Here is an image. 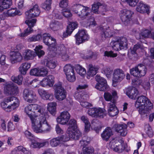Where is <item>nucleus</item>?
Here are the masks:
<instances>
[{"label": "nucleus", "instance_id": "f257e3e1", "mask_svg": "<svg viewBox=\"0 0 154 154\" xmlns=\"http://www.w3.org/2000/svg\"><path fill=\"white\" fill-rule=\"evenodd\" d=\"M25 112L29 118L32 127L35 132L45 133L51 131V127L48 122L46 114L40 106L30 104L25 107Z\"/></svg>", "mask_w": 154, "mask_h": 154}, {"label": "nucleus", "instance_id": "f03ea898", "mask_svg": "<svg viewBox=\"0 0 154 154\" xmlns=\"http://www.w3.org/2000/svg\"><path fill=\"white\" fill-rule=\"evenodd\" d=\"M43 42L48 46L49 50L55 51V57L63 61L67 60L69 59L68 49L63 45L56 46L55 39L51 37L48 33L43 34Z\"/></svg>", "mask_w": 154, "mask_h": 154}, {"label": "nucleus", "instance_id": "7ed1b4c3", "mask_svg": "<svg viewBox=\"0 0 154 154\" xmlns=\"http://www.w3.org/2000/svg\"><path fill=\"white\" fill-rule=\"evenodd\" d=\"M135 106L139 109V112L142 115L146 116L149 111L153 107L152 103L146 96L142 95L139 97L135 103Z\"/></svg>", "mask_w": 154, "mask_h": 154}, {"label": "nucleus", "instance_id": "20e7f679", "mask_svg": "<svg viewBox=\"0 0 154 154\" xmlns=\"http://www.w3.org/2000/svg\"><path fill=\"white\" fill-rule=\"evenodd\" d=\"M72 11L76 14L78 16L82 19L87 18L89 20V17H90L88 20L90 23L94 21L93 17H91V13L89 8L79 4H74L73 5L71 8ZM93 23H90V24H92Z\"/></svg>", "mask_w": 154, "mask_h": 154}, {"label": "nucleus", "instance_id": "39448f33", "mask_svg": "<svg viewBox=\"0 0 154 154\" xmlns=\"http://www.w3.org/2000/svg\"><path fill=\"white\" fill-rule=\"evenodd\" d=\"M19 101L15 97L11 96L5 98L1 103L2 108L5 111L11 112L19 106Z\"/></svg>", "mask_w": 154, "mask_h": 154}, {"label": "nucleus", "instance_id": "423d86ee", "mask_svg": "<svg viewBox=\"0 0 154 154\" xmlns=\"http://www.w3.org/2000/svg\"><path fill=\"white\" fill-rule=\"evenodd\" d=\"M109 147L114 151L119 153H120L125 151L128 152L130 148L127 144L124 143L122 140H117L115 139H113L109 144Z\"/></svg>", "mask_w": 154, "mask_h": 154}, {"label": "nucleus", "instance_id": "0eeeda50", "mask_svg": "<svg viewBox=\"0 0 154 154\" xmlns=\"http://www.w3.org/2000/svg\"><path fill=\"white\" fill-rule=\"evenodd\" d=\"M110 45L114 50L118 51L127 48L128 41L126 37H122L112 40Z\"/></svg>", "mask_w": 154, "mask_h": 154}, {"label": "nucleus", "instance_id": "6e6552de", "mask_svg": "<svg viewBox=\"0 0 154 154\" xmlns=\"http://www.w3.org/2000/svg\"><path fill=\"white\" fill-rule=\"evenodd\" d=\"M54 94L56 99L59 101H62L65 99L66 97V90L62 87L61 84L58 83L55 84L54 87Z\"/></svg>", "mask_w": 154, "mask_h": 154}, {"label": "nucleus", "instance_id": "1a4fd4ad", "mask_svg": "<svg viewBox=\"0 0 154 154\" xmlns=\"http://www.w3.org/2000/svg\"><path fill=\"white\" fill-rule=\"evenodd\" d=\"M147 69L145 66L140 64L132 68L130 70V73L131 75L138 78L144 76L146 73Z\"/></svg>", "mask_w": 154, "mask_h": 154}, {"label": "nucleus", "instance_id": "9d476101", "mask_svg": "<svg viewBox=\"0 0 154 154\" xmlns=\"http://www.w3.org/2000/svg\"><path fill=\"white\" fill-rule=\"evenodd\" d=\"M133 12L127 9L122 10L120 13V19L123 24L127 26L130 24L131 21V17Z\"/></svg>", "mask_w": 154, "mask_h": 154}, {"label": "nucleus", "instance_id": "9b49d317", "mask_svg": "<svg viewBox=\"0 0 154 154\" xmlns=\"http://www.w3.org/2000/svg\"><path fill=\"white\" fill-rule=\"evenodd\" d=\"M63 71L68 81L72 82L75 81L76 77L73 66L70 64L66 65L64 67Z\"/></svg>", "mask_w": 154, "mask_h": 154}, {"label": "nucleus", "instance_id": "f8f14e48", "mask_svg": "<svg viewBox=\"0 0 154 154\" xmlns=\"http://www.w3.org/2000/svg\"><path fill=\"white\" fill-rule=\"evenodd\" d=\"M4 91L6 94L15 95L18 92V88L11 82L5 83L4 85Z\"/></svg>", "mask_w": 154, "mask_h": 154}, {"label": "nucleus", "instance_id": "ddd939ff", "mask_svg": "<svg viewBox=\"0 0 154 154\" xmlns=\"http://www.w3.org/2000/svg\"><path fill=\"white\" fill-rule=\"evenodd\" d=\"M74 97L80 103V105L83 107L88 108L91 106V104L85 101L88 98V95L81 93H75Z\"/></svg>", "mask_w": 154, "mask_h": 154}, {"label": "nucleus", "instance_id": "4468645a", "mask_svg": "<svg viewBox=\"0 0 154 154\" xmlns=\"http://www.w3.org/2000/svg\"><path fill=\"white\" fill-rule=\"evenodd\" d=\"M75 37L76 43L77 45H79L89 39V37L87 32L84 29L79 31L75 35Z\"/></svg>", "mask_w": 154, "mask_h": 154}, {"label": "nucleus", "instance_id": "2eb2a0df", "mask_svg": "<svg viewBox=\"0 0 154 154\" xmlns=\"http://www.w3.org/2000/svg\"><path fill=\"white\" fill-rule=\"evenodd\" d=\"M23 94L24 99L28 102H35L37 99L35 93L32 90L25 89Z\"/></svg>", "mask_w": 154, "mask_h": 154}, {"label": "nucleus", "instance_id": "dca6fc26", "mask_svg": "<svg viewBox=\"0 0 154 154\" xmlns=\"http://www.w3.org/2000/svg\"><path fill=\"white\" fill-rule=\"evenodd\" d=\"M105 110L101 108H92L88 110V113L92 117L103 118L105 115Z\"/></svg>", "mask_w": 154, "mask_h": 154}, {"label": "nucleus", "instance_id": "f3484780", "mask_svg": "<svg viewBox=\"0 0 154 154\" xmlns=\"http://www.w3.org/2000/svg\"><path fill=\"white\" fill-rule=\"evenodd\" d=\"M40 13V10L37 5L35 4L33 8L25 13L26 17L27 19L38 16Z\"/></svg>", "mask_w": 154, "mask_h": 154}, {"label": "nucleus", "instance_id": "a211bd4d", "mask_svg": "<svg viewBox=\"0 0 154 154\" xmlns=\"http://www.w3.org/2000/svg\"><path fill=\"white\" fill-rule=\"evenodd\" d=\"M37 20L35 19H33L31 20H27L25 21V23L29 26L23 32L21 33L20 35V36L24 37L27 36L31 33L33 30L31 27H33L35 25Z\"/></svg>", "mask_w": 154, "mask_h": 154}, {"label": "nucleus", "instance_id": "6ab92c4d", "mask_svg": "<svg viewBox=\"0 0 154 154\" xmlns=\"http://www.w3.org/2000/svg\"><path fill=\"white\" fill-rule=\"evenodd\" d=\"M70 117V115L68 111H64L61 113L60 115L57 118V121L58 123L64 125L68 122Z\"/></svg>", "mask_w": 154, "mask_h": 154}, {"label": "nucleus", "instance_id": "aec40b11", "mask_svg": "<svg viewBox=\"0 0 154 154\" xmlns=\"http://www.w3.org/2000/svg\"><path fill=\"white\" fill-rule=\"evenodd\" d=\"M69 140L68 137L63 135L60 137L54 138L50 140V144L52 147H56L60 143H63Z\"/></svg>", "mask_w": 154, "mask_h": 154}, {"label": "nucleus", "instance_id": "412c9836", "mask_svg": "<svg viewBox=\"0 0 154 154\" xmlns=\"http://www.w3.org/2000/svg\"><path fill=\"white\" fill-rule=\"evenodd\" d=\"M125 77L124 72L122 70L116 69L115 70L113 74V82H120Z\"/></svg>", "mask_w": 154, "mask_h": 154}, {"label": "nucleus", "instance_id": "4be33fe9", "mask_svg": "<svg viewBox=\"0 0 154 154\" xmlns=\"http://www.w3.org/2000/svg\"><path fill=\"white\" fill-rule=\"evenodd\" d=\"M22 59L23 57L20 53L13 51L11 53L10 60L12 64L20 62Z\"/></svg>", "mask_w": 154, "mask_h": 154}, {"label": "nucleus", "instance_id": "5701e85b", "mask_svg": "<svg viewBox=\"0 0 154 154\" xmlns=\"http://www.w3.org/2000/svg\"><path fill=\"white\" fill-rule=\"evenodd\" d=\"M114 128L116 131L122 136H125L127 134V126L125 124L115 125Z\"/></svg>", "mask_w": 154, "mask_h": 154}, {"label": "nucleus", "instance_id": "b1692460", "mask_svg": "<svg viewBox=\"0 0 154 154\" xmlns=\"http://www.w3.org/2000/svg\"><path fill=\"white\" fill-rule=\"evenodd\" d=\"M138 91L135 88L130 87L127 88L126 94L128 97L132 99H135L138 94Z\"/></svg>", "mask_w": 154, "mask_h": 154}, {"label": "nucleus", "instance_id": "393cba45", "mask_svg": "<svg viewBox=\"0 0 154 154\" xmlns=\"http://www.w3.org/2000/svg\"><path fill=\"white\" fill-rule=\"evenodd\" d=\"M112 103H109L108 105V113L110 116H114L119 113V110L116 106L115 100H113Z\"/></svg>", "mask_w": 154, "mask_h": 154}, {"label": "nucleus", "instance_id": "a878e982", "mask_svg": "<svg viewBox=\"0 0 154 154\" xmlns=\"http://www.w3.org/2000/svg\"><path fill=\"white\" fill-rule=\"evenodd\" d=\"M38 92L42 98L44 100L52 101L54 99V95L52 93H49L45 90L42 89H39Z\"/></svg>", "mask_w": 154, "mask_h": 154}, {"label": "nucleus", "instance_id": "bb28decb", "mask_svg": "<svg viewBox=\"0 0 154 154\" xmlns=\"http://www.w3.org/2000/svg\"><path fill=\"white\" fill-rule=\"evenodd\" d=\"M23 55L24 59L26 61L33 60L36 56L35 52L29 49L25 50Z\"/></svg>", "mask_w": 154, "mask_h": 154}, {"label": "nucleus", "instance_id": "cd10ccee", "mask_svg": "<svg viewBox=\"0 0 154 154\" xmlns=\"http://www.w3.org/2000/svg\"><path fill=\"white\" fill-rule=\"evenodd\" d=\"M77 22H70L67 26L66 32H63V36L66 37L69 35H70L73 31L77 28Z\"/></svg>", "mask_w": 154, "mask_h": 154}, {"label": "nucleus", "instance_id": "c85d7f7f", "mask_svg": "<svg viewBox=\"0 0 154 154\" xmlns=\"http://www.w3.org/2000/svg\"><path fill=\"white\" fill-rule=\"evenodd\" d=\"M112 95L109 92H106L104 93V97L105 99L107 101H110L109 103H112L113 100H115V103H116L117 98V93L115 91H113L112 92Z\"/></svg>", "mask_w": 154, "mask_h": 154}, {"label": "nucleus", "instance_id": "c756f323", "mask_svg": "<svg viewBox=\"0 0 154 154\" xmlns=\"http://www.w3.org/2000/svg\"><path fill=\"white\" fill-rule=\"evenodd\" d=\"M88 70L87 72V78H90L95 75L97 73L98 68L97 66L90 64L88 66Z\"/></svg>", "mask_w": 154, "mask_h": 154}, {"label": "nucleus", "instance_id": "7c9ffc66", "mask_svg": "<svg viewBox=\"0 0 154 154\" xmlns=\"http://www.w3.org/2000/svg\"><path fill=\"white\" fill-rule=\"evenodd\" d=\"M149 6L144 4L142 1L140 2L138 4L136 8L137 12L141 13L147 12L149 11Z\"/></svg>", "mask_w": 154, "mask_h": 154}, {"label": "nucleus", "instance_id": "2f4dec72", "mask_svg": "<svg viewBox=\"0 0 154 154\" xmlns=\"http://www.w3.org/2000/svg\"><path fill=\"white\" fill-rule=\"evenodd\" d=\"M67 134H68L69 138L73 139L75 140H77L81 137L82 133L79 130L77 129H75L74 131H70Z\"/></svg>", "mask_w": 154, "mask_h": 154}, {"label": "nucleus", "instance_id": "473e14b6", "mask_svg": "<svg viewBox=\"0 0 154 154\" xmlns=\"http://www.w3.org/2000/svg\"><path fill=\"white\" fill-rule=\"evenodd\" d=\"M12 5V0H0V10L3 11L4 10L7 9Z\"/></svg>", "mask_w": 154, "mask_h": 154}, {"label": "nucleus", "instance_id": "72a5a7b5", "mask_svg": "<svg viewBox=\"0 0 154 154\" xmlns=\"http://www.w3.org/2000/svg\"><path fill=\"white\" fill-rule=\"evenodd\" d=\"M30 63L24 62L22 63L20 66L19 69L21 74L25 75L26 74L27 70L30 67Z\"/></svg>", "mask_w": 154, "mask_h": 154}, {"label": "nucleus", "instance_id": "f704fd0d", "mask_svg": "<svg viewBox=\"0 0 154 154\" xmlns=\"http://www.w3.org/2000/svg\"><path fill=\"white\" fill-rule=\"evenodd\" d=\"M112 134V131L111 129L108 127L106 128L102 134L101 137L103 140L107 141Z\"/></svg>", "mask_w": 154, "mask_h": 154}, {"label": "nucleus", "instance_id": "c9c22d12", "mask_svg": "<svg viewBox=\"0 0 154 154\" xmlns=\"http://www.w3.org/2000/svg\"><path fill=\"white\" fill-rule=\"evenodd\" d=\"M69 127L67 129V133L72 130L74 131L77 129V125L76 121L74 119H71L68 123Z\"/></svg>", "mask_w": 154, "mask_h": 154}, {"label": "nucleus", "instance_id": "e433bc0d", "mask_svg": "<svg viewBox=\"0 0 154 154\" xmlns=\"http://www.w3.org/2000/svg\"><path fill=\"white\" fill-rule=\"evenodd\" d=\"M113 35V33L109 29H104L101 32V37L103 40H105L106 38L111 37Z\"/></svg>", "mask_w": 154, "mask_h": 154}, {"label": "nucleus", "instance_id": "4c0bfd02", "mask_svg": "<svg viewBox=\"0 0 154 154\" xmlns=\"http://www.w3.org/2000/svg\"><path fill=\"white\" fill-rule=\"evenodd\" d=\"M47 143L46 142L40 143L35 140H32L30 146L34 148H40L45 146Z\"/></svg>", "mask_w": 154, "mask_h": 154}, {"label": "nucleus", "instance_id": "58836bf2", "mask_svg": "<svg viewBox=\"0 0 154 154\" xmlns=\"http://www.w3.org/2000/svg\"><path fill=\"white\" fill-rule=\"evenodd\" d=\"M21 14V13L18 11L16 8H11L8 10L5 13L6 16L9 17H13L17 15Z\"/></svg>", "mask_w": 154, "mask_h": 154}, {"label": "nucleus", "instance_id": "ea45409f", "mask_svg": "<svg viewBox=\"0 0 154 154\" xmlns=\"http://www.w3.org/2000/svg\"><path fill=\"white\" fill-rule=\"evenodd\" d=\"M44 61V63L42 62V63H44L45 65L50 69H53L56 66V63L53 60L45 59Z\"/></svg>", "mask_w": 154, "mask_h": 154}, {"label": "nucleus", "instance_id": "a19ab883", "mask_svg": "<svg viewBox=\"0 0 154 154\" xmlns=\"http://www.w3.org/2000/svg\"><path fill=\"white\" fill-rule=\"evenodd\" d=\"M50 28L54 31L57 30L63 27L62 24L58 21L51 23L50 25Z\"/></svg>", "mask_w": 154, "mask_h": 154}, {"label": "nucleus", "instance_id": "79ce46f5", "mask_svg": "<svg viewBox=\"0 0 154 154\" xmlns=\"http://www.w3.org/2000/svg\"><path fill=\"white\" fill-rule=\"evenodd\" d=\"M95 88L100 91H105L108 90L109 87L107 84H97L95 86Z\"/></svg>", "mask_w": 154, "mask_h": 154}, {"label": "nucleus", "instance_id": "37998d69", "mask_svg": "<svg viewBox=\"0 0 154 154\" xmlns=\"http://www.w3.org/2000/svg\"><path fill=\"white\" fill-rule=\"evenodd\" d=\"M42 48V46L41 45L36 46L35 48V52L36 55H37L39 58H40L45 54L44 51L41 50Z\"/></svg>", "mask_w": 154, "mask_h": 154}, {"label": "nucleus", "instance_id": "c03bdc74", "mask_svg": "<svg viewBox=\"0 0 154 154\" xmlns=\"http://www.w3.org/2000/svg\"><path fill=\"white\" fill-rule=\"evenodd\" d=\"M52 2V0H46L41 5L42 8L45 10L48 11L51 8V5Z\"/></svg>", "mask_w": 154, "mask_h": 154}, {"label": "nucleus", "instance_id": "a18cd8bd", "mask_svg": "<svg viewBox=\"0 0 154 154\" xmlns=\"http://www.w3.org/2000/svg\"><path fill=\"white\" fill-rule=\"evenodd\" d=\"M57 103L55 102H51L48 104V109L50 112L52 114L54 113L56 110Z\"/></svg>", "mask_w": 154, "mask_h": 154}, {"label": "nucleus", "instance_id": "49530a36", "mask_svg": "<svg viewBox=\"0 0 154 154\" xmlns=\"http://www.w3.org/2000/svg\"><path fill=\"white\" fill-rule=\"evenodd\" d=\"M11 79L13 82L19 85H21L22 84L23 78L21 75H18V76L16 77L14 76H12Z\"/></svg>", "mask_w": 154, "mask_h": 154}, {"label": "nucleus", "instance_id": "de8ad7c7", "mask_svg": "<svg viewBox=\"0 0 154 154\" xmlns=\"http://www.w3.org/2000/svg\"><path fill=\"white\" fill-rule=\"evenodd\" d=\"M75 69L77 72L82 76H83L86 74L85 69L80 65H77Z\"/></svg>", "mask_w": 154, "mask_h": 154}, {"label": "nucleus", "instance_id": "09e8293b", "mask_svg": "<svg viewBox=\"0 0 154 154\" xmlns=\"http://www.w3.org/2000/svg\"><path fill=\"white\" fill-rule=\"evenodd\" d=\"M94 152V148L91 147H84L81 154H91Z\"/></svg>", "mask_w": 154, "mask_h": 154}, {"label": "nucleus", "instance_id": "8fccbe9b", "mask_svg": "<svg viewBox=\"0 0 154 154\" xmlns=\"http://www.w3.org/2000/svg\"><path fill=\"white\" fill-rule=\"evenodd\" d=\"M42 37V35L40 34L33 35L32 37L29 38L27 39V41L29 42H31L38 41L41 39Z\"/></svg>", "mask_w": 154, "mask_h": 154}, {"label": "nucleus", "instance_id": "3c124183", "mask_svg": "<svg viewBox=\"0 0 154 154\" xmlns=\"http://www.w3.org/2000/svg\"><path fill=\"white\" fill-rule=\"evenodd\" d=\"M5 59L6 56L4 55H2L0 58V63L1 67L4 69H6L8 66V65L6 64L5 63Z\"/></svg>", "mask_w": 154, "mask_h": 154}, {"label": "nucleus", "instance_id": "603ef678", "mask_svg": "<svg viewBox=\"0 0 154 154\" xmlns=\"http://www.w3.org/2000/svg\"><path fill=\"white\" fill-rule=\"evenodd\" d=\"M102 72L104 73L107 78L110 77L112 72V70L108 67H105L103 68Z\"/></svg>", "mask_w": 154, "mask_h": 154}, {"label": "nucleus", "instance_id": "864d4df0", "mask_svg": "<svg viewBox=\"0 0 154 154\" xmlns=\"http://www.w3.org/2000/svg\"><path fill=\"white\" fill-rule=\"evenodd\" d=\"M15 150L18 152H21L24 154H31V152L27 150L26 148L22 146H19L15 148Z\"/></svg>", "mask_w": 154, "mask_h": 154}, {"label": "nucleus", "instance_id": "5fc2aeb1", "mask_svg": "<svg viewBox=\"0 0 154 154\" xmlns=\"http://www.w3.org/2000/svg\"><path fill=\"white\" fill-rule=\"evenodd\" d=\"M151 32L148 29H145L143 30L140 33L141 39L149 37L151 36L150 34Z\"/></svg>", "mask_w": 154, "mask_h": 154}, {"label": "nucleus", "instance_id": "6e6d98bb", "mask_svg": "<svg viewBox=\"0 0 154 154\" xmlns=\"http://www.w3.org/2000/svg\"><path fill=\"white\" fill-rule=\"evenodd\" d=\"M100 6V3H94L92 5V11L95 14H99V8Z\"/></svg>", "mask_w": 154, "mask_h": 154}, {"label": "nucleus", "instance_id": "4d7b16f0", "mask_svg": "<svg viewBox=\"0 0 154 154\" xmlns=\"http://www.w3.org/2000/svg\"><path fill=\"white\" fill-rule=\"evenodd\" d=\"M46 78L48 80V86L50 87H52L54 83V76L52 75H49Z\"/></svg>", "mask_w": 154, "mask_h": 154}, {"label": "nucleus", "instance_id": "13d9d810", "mask_svg": "<svg viewBox=\"0 0 154 154\" xmlns=\"http://www.w3.org/2000/svg\"><path fill=\"white\" fill-rule=\"evenodd\" d=\"M145 130L146 133L149 137H152L153 131L151 127L149 125H145Z\"/></svg>", "mask_w": 154, "mask_h": 154}, {"label": "nucleus", "instance_id": "bf43d9fd", "mask_svg": "<svg viewBox=\"0 0 154 154\" xmlns=\"http://www.w3.org/2000/svg\"><path fill=\"white\" fill-rule=\"evenodd\" d=\"M96 81L97 82V84H106L107 83L106 80L103 78L100 75H97L95 77Z\"/></svg>", "mask_w": 154, "mask_h": 154}, {"label": "nucleus", "instance_id": "052dcab7", "mask_svg": "<svg viewBox=\"0 0 154 154\" xmlns=\"http://www.w3.org/2000/svg\"><path fill=\"white\" fill-rule=\"evenodd\" d=\"M123 2H127L129 5L132 7L136 6L139 2V0H121Z\"/></svg>", "mask_w": 154, "mask_h": 154}, {"label": "nucleus", "instance_id": "680f3d73", "mask_svg": "<svg viewBox=\"0 0 154 154\" xmlns=\"http://www.w3.org/2000/svg\"><path fill=\"white\" fill-rule=\"evenodd\" d=\"M62 14L65 17L67 18L71 17L72 16L70 10L69 9H63V10Z\"/></svg>", "mask_w": 154, "mask_h": 154}, {"label": "nucleus", "instance_id": "e2e57ef3", "mask_svg": "<svg viewBox=\"0 0 154 154\" xmlns=\"http://www.w3.org/2000/svg\"><path fill=\"white\" fill-rule=\"evenodd\" d=\"M142 49H143V47L141 45L139 44H136L134 46L133 49L131 51V53L132 54H137L136 51L137 50Z\"/></svg>", "mask_w": 154, "mask_h": 154}, {"label": "nucleus", "instance_id": "0e129e2a", "mask_svg": "<svg viewBox=\"0 0 154 154\" xmlns=\"http://www.w3.org/2000/svg\"><path fill=\"white\" fill-rule=\"evenodd\" d=\"M39 72L38 69L34 68L30 70V74L32 75L39 76Z\"/></svg>", "mask_w": 154, "mask_h": 154}, {"label": "nucleus", "instance_id": "69168bd1", "mask_svg": "<svg viewBox=\"0 0 154 154\" xmlns=\"http://www.w3.org/2000/svg\"><path fill=\"white\" fill-rule=\"evenodd\" d=\"M39 76H45L47 75L48 71L47 70L44 68L39 69Z\"/></svg>", "mask_w": 154, "mask_h": 154}, {"label": "nucleus", "instance_id": "338daca9", "mask_svg": "<svg viewBox=\"0 0 154 154\" xmlns=\"http://www.w3.org/2000/svg\"><path fill=\"white\" fill-rule=\"evenodd\" d=\"M116 54L114 53L112 51H106L104 52V56L108 57H116L117 56Z\"/></svg>", "mask_w": 154, "mask_h": 154}, {"label": "nucleus", "instance_id": "774afa93", "mask_svg": "<svg viewBox=\"0 0 154 154\" xmlns=\"http://www.w3.org/2000/svg\"><path fill=\"white\" fill-rule=\"evenodd\" d=\"M40 82L37 80L34 79L29 83L30 85H32V86L34 88L38 87L39 86Z\"/></svg>", "mask_w": 154, "mask_h": 154}]
</instances>
